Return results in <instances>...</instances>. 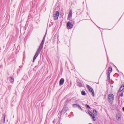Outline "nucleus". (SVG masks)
<instances>
[{
  "mask_svg": "<svg viewBox=\"0 0 124 124\" xmlns=\"http://www.w3.org/2000/svg\"><path fill=\"white\" fill-rule=\"evenodd\" d=\"M123 89V90L124 89V84H123L120 87V89Z\"/></svg>",
  "mask_w": 124,
  "mask_h": 124,
  "instance_id": "21",
  "label": "nucleus"
},
{
  "mask_svg": "<svg viewBox=\"0 0 124 124\" xmlns=\"http://www.w3.org/2000/svg\"><path fill=\"white\" fill-rule=\"evenodd\" d=\"M124 90L123 89H120V88L118 92H121L122 90Z\"/></svg>",
  "mask_w": 124,
  "mask_h": 124,
  "instance_id": "23",
  "label": "nucleus"
},
{
  "mask_svg": "<svg viewBox=\"0 0 124 124\" xmlns=\"http://www.w3.org/2000/svg\"><path fill=\"white\" fill-rule=\"evenodd\" d=\"M64 81V80L63 78H62L60 80L59 85H62L63 84Z\"/></svg>",
  "mask_w": 124,
  "mask_h": 124,
  "instance_id": "11",
  "label": "nucleus"
},
{
  "mask_svg": "<svg viewBox=\"0 0 124 124\" xmlns=\"http://www.w3.org/2000/svg\"><path fill=\"white\" fill-rule=\"evenodd\" d=\"M115 67L116 68V69H117V70H118L117 69V68L116 67V66H115Z\"/></svg>",
  "mask_w": 124,
  "mask_h": 124,
  "instance_id": "27",
  "label": "nucleus"
},
{
  "mask_svg": "<svg viewBox=\"0 0 124 124\" xmlns=\"http://www.w3.org/2000/svg\"><path fill=\"white\" fill-rule=\"evenodd\" d=\"M93 113L96 115H97V114L96 110L95 109H94L93 110Z\"/></svg>",
  "mask_w": 124,
  "mask_h": 124,
  "instance_id": "18",
  "label": "nucleus"
},
{
  "mask_svg": "<svg viewBox=\"0 0 124 124\" xmlns=\"http://www.w3.org/2000/svg\"><path fill=\"white\" fill-rule=\"evenodd\" d=\"M120 96L121 97H122L123 96V93H122L120 95Z\"/></svg>",
  "mask_w": 124,
  "mask_h": 124,
  "instance_id": "25",
  "label": "nucleus"
},
{
  "mask_svg": "<svg viewBox=\"0 0 124 124\" xmlns=\"http://www.w3.org/2000/svg\"><path fill=\"white\" fill-rule=\"evenodd\" d=\"M41 50L42 49H40V48H38V50L35 53V55L34 57L33 60V62H34L35 59L38 56V55L39 54Z\"/></svg>",
  "mask_w": 124,
  "mask_h": 124,
  "instance_id": "2",
  "label": "nucleus"
},
{
  "mask_svg": "<svg viewBox=\"0 0 124 124\" xmlns=\"http://www.w3.org/2000/svg\"><path fill=\"white\" fill-rule=\"evenodd\" d=\"M114 98V96L112 94H109L108 96V99L109 102H113Z\"/></svg>",
  "mask_w": 124,
  "mask_h": 124,
  "instance_id": "3",
  "label": "nucleus"
},
{
  "mask_svg": "<svg viewBox=\"0 0 124 124\" xmlns=\"http://www.w3.org/2000/svg\"><path fill=\"white\" fill-rule=\"evenodd\" d=\"M4 117L2 118V119L1 120V123L2 122L3 124H4L5 121L6 115L4 114Z\"/></svg>",
  "mask_w": 124,
  "mask_h": 124,
  "instance_id": "12",
  "label": "nucleus"
},
{
  "mask_svg": "<svg viewBox=\"0 0 124 124\" xmlns=\"http://www.w3.org/2000/svg\"><path fill=\"white\" fill-rule=\"evenodd\" d=\"M46 32L43 38V39H45V38H46Z\"/></svg>",
  "mask_w": 124,
  "mask_h": 124,
  "instance_id": "22",
  "label": "nucleus"
},
{
  "mask_svg": "<svg viewBox=\"0 0 124 124\" xmlns=\"http://www.w3.org/2000/svg\"><path fill=\"white\" fill-rule=\"evenodd\" d=\"M86 87L89 90V91L92 93V95L93 96L94 95V92L93 88H92L89 85H86Z\"/></svg>",
  "mask_w": 124,
  "mask_h": 124,
  "instance_id": "5",
  "label": "nucleus"
},
{
  "mask_svg": "<svg viewBox=\"0 0 124 124\" xmlns=\"http://www.w3.org/2000/svg\"><path fill=\"white\" fill-rule=\"evenodd\" d=\"M81 94L83 95H86V93L85 91L83 90L81 92Z\"/></svg>",
  "mask_w": 124,
  "mask_h": 124,
  "instance_id": "16",
  "label": "nucleus"
},
{
  "mask_svg": "<svg viewBox=\"0 0 124 124\" xmlns=\"http://www.w3.org/2000/svg\"><path fill=\"white\" fill-rule=\"evenodd\" d=\"M45 39H43L42 42L40 45L39 46V48H40V49H42V48L43 47V45L44 44V41H45Z\"/></svg>",
  "mask_w": 124,
  "mask_h": 124,
  "instance_id": "8",
  "label": "nucleus"
},
{
  "mask_svg": "<svg viewBox=\"0 0 124 124\" xmlns=\"http://www.w3.org/2000/svg\"><path fill=\"white\" fill-rule=\"evenodd\" d=\"M110 73H109V72H108V79L109 81H110Z\"/></svg>",
  "mask_w": 124,
  "mask_h": 124,
  "instance_id": "17",
  "label": "nucleus"
},
{
  "mask_svg": "<svg viewBox=\"0 0 124 124\" xmlns=\"http://www.w3.org/2000/svg\"><path fill=\"white\" fill-rule=\"evenodd\" d=\"M59 15V12L58 11H56L55 13L54 14L53 16L54 18V19L55 20L58 19Z\"/></svg>",
  "mask_w": 124,
  "mask_h": 124,
  "instance_id": "4",
  "label": "nucleus"
},
{
  "mask_svg": "<svg viewBox=\"0 0 124 124\" xmlns=\"http://www.w3.org/2000/svg\"><path fill=\"white\" fill-rule=\"evenodd\" d=\"M122 115L119 113H117L116 116V118L117 120L118 121L121 120Z\"/></svg>",
  "mask_w": 124,
  "mask_h": 124,
  "instance_id": "6",
  "label": "nucleus"
},
{
  "mask_svg": "<svg viewBox=\"0 0 124 124\" xmlns=\"http://www.w3.org/2000/svg\"><path fill=\"white\" fill-rule=\"evenodd\" d=\"M112 69L111 66H109L108 70V72H109V73H110L112 71Z\"/></svg>",
  "mask_w": 124,
  "mask_h": 124,
  "instance_id": "13",
  "label": "nucleus"
},
{
  "mask_svg": "<svg viewBox=\"0 0 124 124\" xmlns=\"http://www.w3.org/2000/svg\"><path fill=\"white\" fill-rule=\"evenodd\" d=\"M74 23V21L72 20L70 21L67 23V26L69 29H71L73 27L72 23Z\"/></svg>",
  "mask_w": 124,
  "mask_h": 124,
  "instance_id": "1",
  "label": "nucleus"
},
{
  "mask_svg": "<svg viewBox=\"0 0 124 124\" xmlns=\"http://www.w3.org/2000/svg\"><path fill=\"white\" fill-rule=\"evenodd\" d=\"M10 81L11 83H12L14 81V78L13 77H10Z\"/></svg>",
  "mask_w": 124,
  "mask_h": 124,
  "instance_id": "14",
  "label": "nucleus"
},
{
  "mask_svg": "<svg viewBox=\"0 0 124 124\" xmlns=\"http://www.w3.org/2000/svg\"><path fill=\"white\" fill-rule=\"evenodd\" d=\"M73 107V108H76L78 107L79 105L78 104H74L72 105Z\"/></svg>",
  "mask_w": 124,
  "mask_h": 124,
  "instance_id": "15",
  "label": "nucleus"
},
{
  "mask_svg": "<svg viewBox=\"0 0 124 124\" xmlns=\"http://www.w3.org/2000/svg\"><path fill=\"white\" fill-rule=\"evenodd\" d=\"M72 10H70L68 16V19H70V18L72 17Z\"/></svg>",
  "mask_w": 124,
  "mask_h": 124,
  "instance_id": "9",
  "label": "nucleus"
},
{
  "mask_svg": "<svg viewBox=\"0 0 124 124\" xmlns=\"http://www.w3.org/2000/svg\"><path fill=\"white\" fill-rule=\"evenodd\" d=\"M85 106L87 108H88L89 109H91V108L87 104H86L85 105Z\"/></svg>",
  "mask_w": 124,
  "mask_h": 124,
  "instance_id": "20",
  "label": "nucleus"
},
{
  "mask_svg": "<svg viewBox=\"0 0 124 124\" xmlns=\"http://www.w3.org/2000/svg\"><path fill=\"white\" fill-rule=\"evenodd\" d=\"M68 109H67L66 110V107H64L62 109V111L65 110V111L64 112V113H65L66 112V111L67 110H68Z\"/></svg>",
  "mask_w": 124,
  "mask_h": 124,
  "instance_id": "19",
  "label": "nucleus"
},
{
  "mask_svg": "<svg viewBox=\"0 0 124 124\" xmlns=\"http://www.w3.org/2000/svg\"><path fill=\"white\" fill-rule=\"evenodd\" d=\"M78 108H79L81 110H83L82 109V108H81V107L79 105V106Z\"/></svg>",
  "mask_w": 124,
  "mask_h": 124,
  "instance_id": "24",
  "label": "nucleus"
},
{
  "mask_svg": "<svg viewBox=\"0 0 124 124\" xmlns=\"http://www.w3.org/2000/svg\"><path fill=\"white\" fill-rule=\"evenodd\" d=\"M77 85L79 87H81L83 86L82 83L81 81H79L77 82Z\"/></svg>",
  "mask_w": 124,
  "mask_h": 124,
  "instance_id": "10",
  "label": "nucleus"
},
{
  "mask_svg": "<svg viewBox=\"0 0 124 124\" xmlns=\"http://www.w3.org/2000/svg\"><path fill=\"white\" fill-rule=\"evenodd\" d=\"M122 109L123 111H124V107H123L122 108Z\"/></svg>",
  "mask_w": 124,
  "mask_h": 124,
  "instance_id": "26",
  "label": "nucleus"
},
{
  "mask_svg": "<svg viewBox=\"0 0 124 124\" xmlns=\"http://www.w3.org/2000/svg\"><path fill=\"white\" fill-rule=\"evenodd\" d=\"M88 113L92 117L94 121H95L96 120L95 118L94 117V114H93L90 110H88Z\"/></svg>",
  "mask_w": 124,
  "mask_h": 124,
  "instance_id": "7",
  "label": "nucleus"
}]
</instances>
